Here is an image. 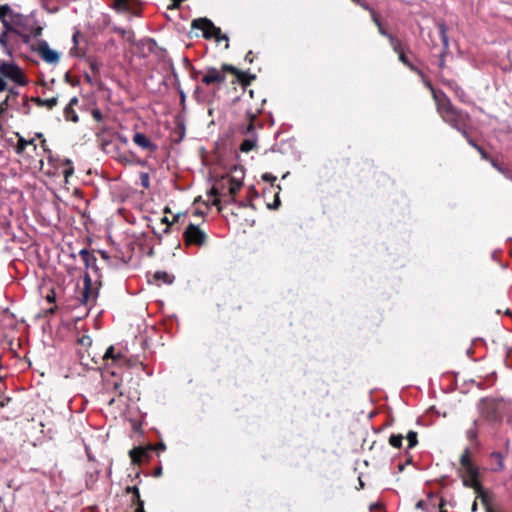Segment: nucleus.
I'll return each mask as SVG.
<instances>
[{
	"mask_svg": "<svg viewBox=\"0 0 512 512\" xmlns=\"http://www.w3.org/2000/svg\"><path fill=\"white\" fill-rule=\"evenodd\" d=\"M436 109L442 120L458 132L464 133L468 128L471 120L469 113L454 106L447 95H441Z\"/></svg>",
	"mask_w": 512,
	"mask_h": 512,
	"instance_id": "f257e3e1",
	"label": "nucleus"
},
{
	"mask_svg": "<svg viewBox=\"0 0 512 512\" xmlns=\"http://www.w3.org/2000/svg\"><path fill=\"white\" fill-rule=\"evenodd\" d=\"M242 187L241 179L235 177L223 176L217 179L214 186L209 191V195L215 197H224L226 203H234V197Z\"/></svg>",
	"mask_w": 512,
	"mask_h": 512,
	"instance_id": "f03ea898",
	"label": "nucleus"
},
{
	"mask_svg": "<svg viewBox=\"0 0 512 512\" xmlns=\"http://www.w3.org/2000/svg\"><path fill=\"white\" fill-rule=\"evenodd\" d=\"M482 416L489 422H501L507 403L503 399L482 398L478 404Z\"/></svg>",
	"mask_w": 512,
	"mask_h": 512,
	"instance_id": "7ed1b4c3",
	"label": "nucleus"
},
{
	"mask_svg": "<svg viewBox=\"0 0 512 512\" xmlns=\"http://www.w3.org/2000/svg\"><path fill=\"white\" fill-rule=\"evenodd\" d=\"M192 28L203 31V37L205 39H215L217 43L225 41V49L229 48V38L226 34H222L221 29L214 25V23L208 18H197L192 21Z\"/></svg>",
	"mask_w": 512,
	"mask_h": 512,
	"instance_id": "20e7f679",
	"label": "nucleus"
},
{
	"mask_svg": "<svg viewBox=\"0 0 512 512\" xmlns=\"http://www.w3.org/2000/svg\"><path fill=\"white\" fill-rule=\"evenodd\" d=\"M0 74L18 86H26L29 83L23 69L13 61L0 59Z\"/></svg>",
	"mask_w": 512,
	"mask_h": 512,
	"instance_id": "39448f33",
	"label": "nucleus"
},
{
	"mask_svg": "<svg viewBox=\"0 0 512 512\" xmlns=\"http://www.w3.org/2000/svg\"><path fill=\"white\" fill-rule=\"evenodd\" d=\"M84 286L80 293V304L91 307L97 300L99 295V288L102 285L101 280L96 279L93 283L92 278L88 272L83 276Z\"/></svg>",
	"mask_w": 512,
	"mask_h": 512,
	"instance_id": "423d86ee",
	"label": "nucleus"
},
{
	"mask_svg": "<svg viewBox=\"0 0 512 512\" xmlns=\"http://www.w3.org/2000/svg\"><path fill=\"white\" fill-rule=\"evenodd\" d=\"M184 242L187 246H203L207 241V235L198 226L190 223L183 232Z\"/></svg>",
	"mask_w": 512,
	"mask_h": 512,
	"instance_id": "0eeeda50",
	"label": "nucleus"
},
{
	"mask_svg": "<svg viewBox=\"0 0 512 512\" xmlns=\"http://www.w3.org/2000/svg\"><path fill=\"white\" fill-rule=\"evenodd\" d=\"M225 80L226 75L219 71V69L215 67H207L201 82L208 87L212 86L215 90H219L220 86L225 82Z\"/></svg>",
	"mask_w": 512,
	"mask_h": 512,
	"instance_id": "6e6552de",
	"label": "nucleus"
},
{
	"mask_svg": "<svg viewBox=\"0 0 512 512\" xmlns=\"http://www.w3.org/2000/svg\"><path fill=\"white\" fill-rule=\"evenodd\" d=\"M436 26L439 30V35L442 41V51L438 58V67L444 69L446 66L445 57L449 54V37H448V26L444 21L436 22Z\"/></svg>",
	"mask_w": 512,
	"mask_h": 512,
	"instance_id": "1a4fd4ad",
	"label": "nucleus"
},
{
	"mask_svg": "<svg viewBox=\"0 0 512 512\" xmlns=\"http://www.w3.org/2000/svg\"><path fill=\"white\" fill-rule=\"evenodd\" d=\"M260 113V109L253 111L251 108L246 110L247 123L240 126V132L245 136L257 135L256 130L258 127H262L257 120V116Z\"/></svg>",
	"mask_w": 512,
	"mask_h": 512,
	"instance_id": "9d476101",
	"label": "nucleus"
},
{
	"mask_svg": "<svg viewBox=\"0 0 512 512\" xmlns=\"http://www.w3.org/2000/svg\"><path fill=\"white\" fill-rule=\"evenodd\" d=\"M445 506V500L438 498L433 494H429L426 500H419L416 503V508L424 512H434L437 508L441 509Z\"/></svg>",
	"mask_w": 512,
	"mask_h": 512,
	"instance_id": "9b49d317",
	"label": "nucleus"
},
{
	"mask_svg": "<svg viewBox=\"0 0 512 512\" xmlns=\"http://www.w3.org/2000/svg\"><path fill=\"white\" fill-rule=\"evenodd\" d=\"M38 53L40 54L41 58L49 63V64H56L59 62L60 55L58 52L52 50L47 41L42 40L38 44L37 48Z\"/></svg>",
	"mask_w": 512,
	"mask_h": 512,
	"instance_id": "f8f14e48",
	"label": "nucleus"
},
{
	"mask_svg": "<svg viewBox=\"0 0 512 512\" xmlns=\"http://www.w3.org/2000/svg\"><path fill=\"white\" fill-rule=\"evenodd\" d=\"M14 25L22 29V32H29L32 29V26L37 24V19L33 14L31 15H23L21 13L13 14Z\"/></svg>",
	"mask_w": 512,
	"mask_h": 512,
	"instance_id": "ddd939ff",
	"label": "nucleus"
},
{
	"mask_svg": "<svg viewBox=\"0 0 512 512\" xmlns=\"http://www.w3.org/2000/svg\"><path fill=\"white\" fill-rule=\"evenodd\" d=\"M154 450L153 446L147 447H135L129 451V456L133 464H140L142 459L148 460L151 456V452Z\"/></svg>",
	"mask_w": 512,
	"mask_h": 512,
	"instance_id": "4468645a",
	"label": "nucleus"
},
{
	"mask_svg": "<svg viewBox=\"0 0 512 512\" xmlns=\"http://www.w3.org/2000/svg\"><path fill=\"white\" fill-rule=\"evenodd\" d=\"M445 86H447L450 90H452L455 94V97L464 104L471 103L470 98L464 89L455 81V80H443L442 81Z\"/></svg>",
	"mask_w": 512,
	"mask_h": 512,
	"instance_id": "2eb2a0df",
	"label": "nucleus"
},
{
	"mask_svg": "<svg viewBox=\"0 0 512 512\" xmlns=\"http://www.w3.org/2000/svg\"><path fill=\"white\" fill-rule=\"evenodd\" d=\"M133 142L140 148L147 150L151 153L158 149V146L153 143L145 134L136 132L133 136Z\"/></svg>",
	"mask_w": 512,
	"mask_h": 512,
	"instance_id": "dca6fc26",
	"label": "nucleus"
},
{
	"mask_svg": "<svg viewBox=\"0 0 512 512\" xmlns=\"http://www.w3.org/2000/svg\"><path fill=\"white\" fill-rule=\"evenodd\" d=\"M79 255L83 260L86 269H91L95 273H98L99 268L96 264L97 259L94 254H92L88 249L83 248L79 251Z\"/></svg>",
	"mask_w": 512,
	"mask_h": 512,
	"instance_id": "f3484780",
	"label": "nucleus"
},
{
	"mask_svg": "<svg viewBox=\"0 0 512 512\" xmlns=\"http://www.w3.org/2000/svg\"><path fill=\"white\" fill-rule=\"evenodd\" d=\"M470 454V448H465L459 461L465 473L475 474V469H478V467L472 463Z\"/></svg>",
	"mask_w": 512,
	"mask_h": 512,
	"instance_id": "a211bd4d",
	"label": "nucleus"
},
{
	"mask_svg": "<svg viewBox=\"0 0 512 512\" xmlns=\"http://www.w3.org/2000/svg\"><path fill=\"white\" fill-rule=\"evenodd\" d=\"M125 359V355L122 352H115L114 346H109L102 356L103 361L111 360L114 364H121Z\"/></svg>",
	"mask_w": 512,
	"mask_h": 512,
	"instance_id": "6ab92c4d",
	"label": "nucleus"
},
{
	"mask_svg": "<svg viewBox=\"0 0 512 512\" xmlns=\"http://www.w3.org/2000/svg\"><path fill=\"white\" fill-rule=\"evenodd\" d=\"M125 492L127 494H132V498H131L132 506L135 505L137 508V507H140V505H142V507L144 508V501L140 497L139 488L137 486H127L125 488Z\"/></svg>",
	"mask_w": 512,
	"mask_h": 512,
	"instance_id": "aec40b11",
	"label": "nucleus"
},
{
	"mask_svg": "<svg viewBox=\"0 0 512 512\" xmlns=\"http://www.w3.org/2000/svg\"><path fill=\"white\" fill-rule=\"evenodd\" d=\"M478 477L479 469H475V474L465 473V475H462V483L465 487L473 488L474 486H478Z\"/></svg>",
	"mask_w": 512,
	"mask_h": 512,
	"instance_id": "412c9836",
	"label": "nucleus"
},
{
	"mask_svg": "<svg viewBox=\"0 0 512 512\" xmlns=\"http://www.w3.org/2000/svg\"><path fill=\"white\" fill-rule=\"evenodd\" d=\"M258 137L257 135L246 136V138L242 141L240 145V150L242 152L248 153L252 151L257 146Z\"/></svg>",
	"mask_w": 512,
	"mask_h": 512,
	"instance_id": "4be33fe9",
	"label": "nucleus"
},
{
	"mask_svg": "<svg viewBox=\"0 0 512 512\" xmlns=\"http://www.w3.org/2000/svg\"><path fill=\"white\" fill-rule=\"evenodd\" d=\"M153 279L157 282L170 285L174 282L175 276L166 271H156L153 275Z\"/></svg>",
	"mask_w": 512,
	"mask_h": 512,
	"instance_id": "5701e85b",
	"label": "nucleus"
},
{
	"mask_svg": "<svg viewBox=\"0 0 512 512\" xmlns=\"http://www.w3.org/2000/svg\"><path fill=\"white\" fill-rule=\"evenodd\" d=\"M33 146L34 150H36L37 146L35 144L34 139L26 140L22 136H19L17 145L15 147V151L17 154H22L27 146Z\"/></svg>",
	"mask_w": 512,
	"mask_h": 512,
	"instance_id": "b1692460",
	"label": "nucleus"
},
{
	"mask_svg": "<svg viewBox=\"0 0 512 512\" xmlns=\"http://www.w3.org/2000/svg\"><path fill=\"white\" fill-rule=\"evenodd\" d=\"M389 43L391 45V47L393 48V50L399 55L400 53H403V52H406L407 51H410L408 47H406V45L400 40L398 39L397 37L395 36H392L390 37L389 39Z\"/></svg>",
	"mask_w": 512,
	"mask_h": 512,
	"instance_id": "393cba45",
	"label": "nucleus"
},
{
	"mask_svg": "<svg viewBox=\"0 0 512 512\" xmlns=\"http://www.w3.org/2000/svg\"><path fill=\"white\" fill-rule=\"evenodd\" d=\"M32 101H34L38 106H45L48 109L54 108L58 103L57 97H52L49 99H42L40 97H33Z\"/></svg>",
	"mask_w": 512,
	"mask_h": 512,
	"instance_id": "a878e982",
	"label": "nucleus"
},
{
	"mask_svg": "<svg viewBox=\"0 0 512 512\" xmlns=\"http://www.w3.org/2000/svg\"><path fill=\"white\" fill-rule=\"evenodd\" d=\"M477 424H478V421L477 420H474L473 421V424H472V427L469 428L467 431H466V437L467 439L472 443L474 444L475 446H478L479 445V442L477 441V437H478V428H477Z\"/></svg>",
	"mask_w": 512,
	"mask_h": 512,
	"instance_id": "bb28decb",
	"label": "nucleus"
},
{
	"mask_svg": "<svg viewBox=\"0 0 512 512\" xmlns=\"http://www.w3.org/2000/svg\"><path fill=\"white\" fill-rule=\"evenodd\" d=\"M422 83L424 84V86L426 88H428L432 94V97L435 101V104L437 105L438 104V100L441 98V95H446L443 91H438L436 90L434 87H433V84L432 82L430 81V79L428 78H425L422 80Z\"/></svg>",
	"mask_w": 512,
	"mask_h": 512,
	"instance_id": "cd10ccee",
	"label": "nucleus"
},
{
	"mask_svg": "<svg viewBox=\"0 0 512 512\" xmlns=\"http://www.w3.org/2000/svg\"><path fill=\"white\" fill-rule=\"evenodd\" d=\"M88 64H89V68L91 70V73L93 74L94 77H97L100 75V70L103 66V63L98 60L97 58L95 57H89L88 58Z\"/></svg>",
	"mask_w": 512,
	"mask_h": 512,
	"instance_id": "c85d7f7f",
	"label": "nucleus"
},
{
	"mask_svg": "<svg viewBox=\"0 0 512 512\" xmlns=\"http://www.w3.org/2000/svg\"><path fill=\"white\" fill-rule=\"evenodd\" d=\"M254 79H256V75L255 74H251L249 72H244V71H241L240 74L237 77L238 82L244 88L249 86Z\"/></svg>",
	"mask_w": 512,
	"mask_h": 512,
	"instance_id": "c756f323",
	"label": "nucleus"
},
{
	"mask_svg": "<svg viewBox=\"0 0 512 512\" xmlns=\"http://www.w3.org/2000/svg\"><path fill=\"white\" fill-rule=\"evenodd\" d=\"M112 8L119 13L128 12L130 9L129 1L128 0H114V3L112 4Z\"/></svg>",
	"mask_w": 512,
	"mask_h": 512,
	"instance_id": "7c9ffc66",
	"label": "nucleus"
},
{
	"mask_svg": "<svg viewBox=\"0 0 512 512\" xmlns=\"http://www.w3.org/2000/svg\"><path fill=\"white\" fill-rule=\"evenodd\" d=\"M113 32L119 34L120 36L125 38L128 42L134 43V33H133V31L126 30L124 28L114 26L113 27Z\"/></svg>",
	"mask_w": 512,
	"mask_h": 512,
	"instance_id": "2f4dec72",
	"label": "nucleus"
},
{
	"mask_svg": "<svg viewBox=\"0 0 512 512\" xmlns=\"http://www.w3.org/2000/svg\"><path fill=\"white\" fill-rule=\"evenodd\" d=\"M17 13L18 12H14L8 4L0 5V21L8 20V16L13 20V14Z\"/></svg>",
	"mask_w": 512,
	"mask_h": 512,
	"instance_id": "473e14b6",
	"label": "nucleus"
},
{
	"mask_svg": "<svg viewBox=\"0 0 512 512\" xmlns=\"http://www.w3.org/2000/svg\"><path fill=\"white\" fill-rule=\"evenodd\" d=\"M64 117L67 121H72L74 123H77L79 120L74 108L70 106H66L64 108Z\"/></svg>",
	"mask_w": 512,
	"mask_h": 512,
	"instance_id": "72a5a7b5",
	"label": "nucleus"
},
{
	"mask_svg": "<svg viewBox=\"0 0 512 512\" xmlns=\"http://www.w3.org/2000/svg\"><path fill=\"white\" fill-rule=\"evenodd\" d=\"M0 46L4 49V52L9 56V57H13V52H12V49L9 47L8 45V40H7V34L6 32H2L0 34Z\"/></svg>",
	"mask_w": 512,
	"mask_h": 512,
	"instance_id": "f704fd0d",
	"label": "nucleus"
},
{
	"mask_svg": "<svg viewBox=\"0 0 512 512\" xmlns=\"http://www.w3.org/2000/svg\"><path fill=\"white\" fill-rule=\"evenodd\" d=\"M4 27V31L3 32H6V34L8 32L10 33H19V29L16 28V26L14 25V23L12 22V19L9 21V20H3V21H0Z\"/></svg>",
	"mask_w": 512,
	"mask_h": 512,
	"instance_id": "c9c22d12",
	"label": "nucleus"
},
{
	"mask_svg": "<svg viewBox=\"0 0 512 512\" xmlns=\"http://www.w3.org/2000/svg\"><path fill=\"white\" fill-rule=\"evenodd\" d=\"M219 71L223 72L225 75L227 72L229 73H232L234 74L236 77H238V75L240 74V70L237 69L235 66L231 65V64H222L221 68L219 69Z\"/></svg>",
	"mask_w": 512,
	"mask_h": 512,
	"instance_id": "e433bc0d",
	"label": "nucleus"
},
{
	"mask_svg": "<svg viewBox=\"0 0 512 512\" xmlns=\"http://www.w3.org/2000/svg\"><path fill=\"white\" fill-rule=\"evenodd\" d=\"M403 436L401 434H392L389 437V443L394 448H400L402 446Z\"/></svg>",
	"mask_w": 512,
	"mask_h": 512,
	"instance_id": "4c0bfd02",
	"label": "nucleus"
},
{
	"mask_svg": "<svg viewBox=\"0 0 512 512\" xmlns=\"http://www.w3.org/2000/svg\"><path fill=\"white\" fill-rule=\"evenodd\" d=\"M74 173V167L72 161L70 159L65 160V168L63 169V174L65 179L67 180Z\"/></svg>",
	"mask_w": 512,
	"mask_h": 512,
	"instance_id": "58836bf2",
	"label": "nucleus"
},
{
	"mask_svg": "<svg viewBox=\"0 0 512 512\" xmlns=\"http://www.w3.org/2000/svg\"><path fill=\"white\" fill-rule=\"evenodd\" d=\"M408 448L411 449L418 444L417 432L409 431L407 434Z\"/></svg>",
	"mask_w": 512,
	"mask_h": 512,
	"instance_id": "ea45409f",
	"label": "nucleus"
},
{
	"mask_svg": "<svg viewBox=\"0 0 512 512\" xmlns=\"http://www.w3.org/2000/svg\"><path fill=\"white\" fill-rule=\"evenodd\" d=\"M479 498L481 499V502L484 505L486 512H488V509L493 510L490 503V497L486 491L483 494H481Z\"/></svg>",
	"mask_w": 512,
	"mask_h": 512,
	"instance_id": "a19ab883",
	"label": "nucleus"
},
{
	"mask_svg": "<svg viewBox=\"0 0 512 512\" xmlns=\"http://www.w3.org/2000/svg\"><path fill=\"white\" fill-rule=\"evenodd\" d=\"M488 162H490V164L499 172V173H502V171L504 170V168L506 167V165L502 162H499L498 160L490 157V160H488Z\"/></svg>",
	"mask_w": 512,
	"mask_h": 512,
	"instance_id": "79ce46f5",
	"label": "nucleus"
},
{
	"mask_svg": "<svg viewBox=\"0 0 512 512\" xmlns=\"http://www.w3.org/2000/svg\"><path fill=\"white\" fill-rule=\"evenodd\" d=\"M42 31H43V27L39 24V22L37 21V24L35 26H32V29H30L29 33L34 37V38H38L39 36H41L42 34Z\"/></svg>",
	"mask_w": 512,
	"mask_h": 512,
	"instance_id": "37998d69",
	"label": "nucleus"
},
{
	"mask_svg": "<svg viewBox=\"0 0 512 512\" xmlns=\"http://www.w3.org/2000/svg\"><path fill=\"white\" fill-rule=\"evenodd\" d=\"M365 10L370 13L372 21L376 24V26H380V24L382 22H381V20H380V18L378 16V14L374 10V8L369 5V9H365Z\"/></svg>",
	"mask_w": 512,
	"mask_h": 512,
	"instance_id": "c03bdc74",
	"label": "nucleus"
},
{
	"mask_svg": "<svg viewBox=\"0 0 512 512\" xmlns=\"http://www.w3.org/2000/svg\"><path fill=\"white\" fill-rule=\"evenodd\" d=\"M140 180H141V185L144 188H146V189L149 188V186H150V179H149L148 173L141 172L140 173Z\"/></svg>",
	"mask_w": 512,
	"mask_h": 512,
	"instance_id": "a18cd8bd",
	"label": "nucleus"
},
{
	"mask_svg": "<svg viewBox=\"0 0 512 512\" xmlns=\"http://www.w3.org/2000/svg\"><path fill=\"white\" fill-rule=\"evenodd\" d=\"M461 135L467 140L468 144L472 146L474 149H476L479 145L475 142L474 139H472L468 133V128L465 130L464 133H461Z\"/></svg>",
	"mask_w": 512,
	"mask_h": 512,
	"instance_id": "49530a36",
	"label": "nucleus"
},
{
	"mask_svg": "<svg viewBox=\"0 0 512 512\" xmlns=\"http://www.w3.org/2000/svg\"><path fill=\"white\" fill-rule=\"evenodd\" d=\"M91 115L94 118V120H96L97 122H101L104 119V116H103L101 110L98 108L92 109Z\"/></svg>",
	"mask_w": 512,
	"mask_h": 512,
	"instance_id": "de8ad7c7",
	"label": "nucleus"
},
{
	"mask_svg": "<svg viewBox=\"0 0 512 512\" xmlns=\"http://www.w3.org/2000/svg\"><path fill=\"white\" fill-rule=\"evenodd\" d=\"M16 35L20 36L23 43L29 44L31 40V34L29 32H22L19 30V33H16Z\"/></svg>",
	"mask_w": 512,
	"mask_h": 512,
	"instance_id": "09e8293b",
	"label": "nucleus"
},
{
	"mask_svg": "<svg viewBox=\"0 0 512 512\" xmlns=\"http://www.w3.org/2000/svg\"><path fill=\"white\" fill-rule=\"evenodd\" d=\"M79 31H76L74 34H73V37H72V40H73V43H74V46L70 49V54L73 55L74 52L77 50V46H78V36H79Z\"/></svg>",
	"mask_w": 512,
	"mask_h": 512,
	"instance_id": "8fccbe9b",
	"label": "nucleus"
},
{
	"mask_svg": "<svg viewBox=\"0 0 512 512\" xmlns=\"http://www.w3.org/2000/svg\"><path fill=\"white\" fill-rule=\"evenodd\" d=\"M476 150H477V152L480 154V156H481V158H482V159H484V160H486V161L490 160V157H491V156H490V155H489V154H488V153L483 149V147L478 146V147L476 148Z\"/></svg>",
	"mask_w": 512,
	"mask_h": 512,
	"instance_id": "3c124183",
	"label": "nucleus"
},
{
	"mask_svg": "<svg viewBox=\"0 0 512 512\" xmlns=\"http://www.w3.org/2000/svg\"><path fill=\"white\" fill-rule=\"evenodd\" d=\"M280 204H281V202H280L279 194L276 193L275 200H274L273 204H268V208L269 209H278Z\"/></svg>",
	"mask_w": 512,
	"mask_h": 512,
	"instance_id": "603ef678",
	"label": "nucleus"
},
{
	"mask_svg": "<svg viewBox=\"0 0 512 512\" xmlns=\"http://www.w3.org/2000/svg\"><path fill=\"white\" fill-rule=\"evenodd\" d=\"M501 174L504 177H506L507 179H509L510 181H512V167H509L506 165V167L504 168V170L502 171Z\"/></svg>",
	"mask_w": 512,
	"mask_h": 512,
	"instance_id": "864d4df0",
	"label": "nucleus"
},
{
	"mask_svg": "<svg viewBox=\"0 0 512 512\" xmlns=\"http://www.w3.org/2000/svg\"><path fill=\"white\" fill-rule=\"evenodd\" d=\"M378 27V31L379 33L386 37L388 40L390 39V37H392L393 35L391 33H389L382 25V23L380 24V26H377Z\"/></svg>",
	"mask_w": 512,
	"mask_h": 512,
	"instance_id": "5fc2aeb1",
	"label": "nucleus"
},
{
	"mask_svg": "<svg viewBox=\"0 0 512 512\" xmlns=\"http://www.w3.org/2000/svg\"><path fill=\"white\" fill-rule=\"evenodd\" d=\"M262 179H263L264 181H266V182H271V183H273L274 181H276V179H277V178H276V176H274V175H272V174H270V173H264V174L262 175Z\"/></svg>",
	"mask_w": 512,
	"mask_h": 512,
	"instance_id": "6e6d98bb",
	"label": "nucleus"
},
{
	"mask_svg": "<svg viewBox=\"0 0 512 512\" xmlns=\"http://www.w3.org/2000/svg\"><path fill=\"white\" fill-rule=\"evenodd\" d=\"M398 59H399V61H400L401 63H403L405 66L409 65V62H411V61L407 58V56H406L405 52L400 53V54L398 55Z\"/></svg>",
	"mask_w": 512,
	"mask_h": 512,
	"instance_id": "4d7b16f0",
	"label": "nucleus"
},
{
	"mask_svg": "<svg viewBox=\"0 0 512 512\" xmlns=\"http://www.w3.org/2000/svg\"><path fill=\"white\" fill-rule=\"evenodd\" d=\"M7 89V82L5 81V78L2 76V74H0V93L6 91Z\"/></svg>",
	"mask_w": 512,
	"mask_h": 512,
	"instance_id": "13d9d810",
	"label": "nucleus"
},
{
	"mask_svg": "<svg viewBox=\"0 0 512 512\" xmlns=\"http://www.w3.org/2000/svg\"><path fill=\"white\" fill-rule=\"evenodd\" d=\"M353 3L359 5L363 9H369V4L364 0H351Z\"/></svg>",
	"mask_w": 512,
	"mask_h": 512,
	"instance_id": "bf43d9fd",
	"label": "nucleus"
},
{
	"mask_svg": "<svg viewBox=\"0 0 512 512\" xmlns=\"http://www.w3.org/2000/svg\"><path fill=\"white\" fill-rule=\"evenodd\" d=\"M472 489H474V491L477 493L478 497L485 492V490L480 482H478V486H474Z\"/></svg>",
	"mask_w": 512,
	"mask_h": 512,
	"instance_id": "052dcab7",
	"label": "nucleus"
},
{
	"mask_svg": "<svg viewBox=\"0 0 512 512\" xmlns=\"http://www.w3.org/2000/svg\"><path fill=\"white\" fill-rule=\"evenodd\" d=\"M7 91L9 93V95H8L9 97L10 96H12V97L19 96V91L16 88H14V87H8Z\"/></svg>",
	"mask_w": 512,
	"mask_h": 512,
	"instance_id": "680f3d73",
	"label": "nucleus"
},
{
	"mask_svg": "<svg viewBox=\"0 0 512 512\" xmlns=\"http://www.w3.org/2000/svg\"><path fill=\"white\" fill-rule=\"evenodd\" d=\"M491 456H492V457H494V458H496L497 460H499V466H500V468H502V467H503V463H502V458H503V457H502V454H501V453H499V452H493V453L491 454Z\"/></svg>",
	"mask_w": 512,
	"mask_h": 512,
	"instance_id": "e2e57ef3",
	"label": "nucleus"
},
{
	"mask_svg": "<svg viewBox=\"0 0 512 512\" xmlns=\"http://www.w3.org/2000/svg\"><path fill=\"white\" fill-rule=\"evenodd\" d=\"M161 222L167 225V227L164 229V232H165V233H169V231H170V225H172V223H171V222H169V220H168V218H167V217H163V218L161 219Z\"/></svg>",
	"mask_w": 512,
	"mask_h": 512,
	"instance_id": "0e129e2a",
	"label": "nucleus"
},
{
	"mask_svg": "<svg viewBox=\"0 0 512 512\" xmlns=\"http://www.w3.org/2000/svg\"><path fill=\"white\" fill-rule=\"evenodd\" d=\"M56 295L54 290H51L50 293L46 296V300L50 303L55 302Z\"/></svg>",
	"mask_w": 512,
	"mask_h": 512,
	"instance_id": "69168bd1",
	"label": "nucleus"
},
{
	"mask_svg": "<svg viewBox=\"0 0 512 512\" xmlns=\"http://www.w3.org/2000/svg\"><path fill=\"white\" fill-rule=\"evenodd\" d=\"M253 59H254L253 52H252V51H249V52L245 55V61H247V62H249V63H252V62H253Z\"/></svg>",
	"mask_w": 512,
	"mask_h": 512,
	"instance_id": "338daca9",
	"label": "nucleus"
},
{
	"mask_svg": "<svg viewBox=\"0 0 512 512\" xmlns=\"http://www.w3.org/2000/svg\"><path fill=\"white\" fill-rule=\"evenodd\" d=\"M161 475H162V467L158 466L157 468H155V470L153 472V476L154 477H159Z\"/></svg>",
	"mask_w": 512,
	"mask_h": 512,
	"instance_id": "774afa93",
	"label": "nucleus"
}]
</instances>
